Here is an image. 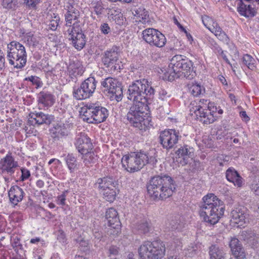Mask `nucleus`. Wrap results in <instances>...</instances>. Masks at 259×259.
I'll use <instances>...</instances> for the list:
<instances>
[{
	"mask_svg": "<svg viewBox=\"0 0 259 259\" xmlns=\"http://www.w3.org/2000/svg\"><path fill=\"white\" fill-rule=\"evenodd\" d=\"M155 90L151 82L147 79L136 80L128 87L127 98L134 104L130 107L126 117L130 123L136 128L145 131L151 125L150 120L146 116L145 110L154 97Z\"/></svg>",
	"mask_w": 259,
	"mask_h": 259,
	"instance_id": "1",
	"label": "nucleus"
},
{
	"mask_svg": "<svg viewBox=\"0 0 259 259\" xmlns=\"http://www.w3.org/2000/svg\"><path fill=\"white\" fill-rule=\"evenodd\" d=\"M66 13L65 20L67 30L64 31V34L69 40H71L72 45L77 50H81L85 45V35L82 32L78 20L80 16L79 11L71 4L66 6Z\"/></svg>",
	"mask_w": 259,
	"mask_h": 259,
	"instance_id": "2",
	"label": "nucleus"
},
{
	"mask_svg": "<svg viewBox=\"0 0 259 259\" xmlns=\"http://www.w3.org/2000/svg\"><path fill=\"white\" fill-rule=\"evenodd\" d=\"M199 208V215L203 221L212 225L218 222L225 211L224 202L212 193L202 198Z\"/></svg>",
	"mask_w": 259,
	"mask_h": 259,
	"instance_id": "3",
	"label": "nucleus"
},
{
	"mask_svg": "<svg viewBox=\"0 0 259 259\" xmlns=\"http://www.w3.org/2000/svg\"><path fill=\"white\" fill-rule=\"evenodd\" d=\"M147 191L154 199L163 200L170 197L176 190L172 178L167 175L152 177L147 185Z\"/></svg>",
	"mask_w": 259,
	"mask_h": 259,
	"instance_id": "4",
	"label": "nucleus"
},
{
	"mask_svg": "<svg viewBox=\"0 0 259 259\" xmlns=\"http://www.w3.org/2000/svg\"><path fill=\"white\" fill-rule=\"evenodd\" d=\"M165 75L170 81L181 77L192 79L196 76V72L191 60L185 56L176 55L171 60Z\"/></svg>",
	"mask_w": 259,
	"mask_h": 259,
	"instance_id": "5",
	"label": "nucleus"
},
{
	"mask_svg": "<svg viewBox=\"0 0 259 259\" xmlns=\"http://www.w3.org/2000/svg\"><path fill=\"white\" fill-rule=\"evenodd\" d=\"M165 252V244L160 240L145 241L138 249L140 259H163Z\"/></svg>",
	"mask_w": 259,
	"mask_h": 259,
	"instance_id": "6",
	"label": "nucleus"
},
{
	"mask_svg": "<svg viewBox=\"0 0 259 259\" xmlns=\"http://www.w3.org/2000/svg\"><path fill=\"white\" fill-rule=\"evenodd\" d=\"M7 58L10 64L14 68L22 69L27 62L25 47L19 42L12 41L7 45Z\"/></svg>",
	"mask_w": 259,
	"mask_h": 259,
	"instance_id": "7",
	"label": "nucleus"
},
{
	"mask_svg": "<svg viewBox=\"0 0 259 259\" xmlns=\"http://www.w3.org/2000/svg\"><path fill=\"white\" fill-rule=\"evenodd\" d=\"M118 185V181L112 176L99 178L94 184L95 187L102 194L104 198L110 202L116 198L119 191Z\"/></svg>",
	"mask_w": 259,
	"mask_h": 259,
	"instance_id": "8",
	"label": "nucleus"
},
{
	"mask_svg": "<svg viewBox=\"0 0 259 259\" xmlns=\"http://www.w3.org/2000/svg\"><path fill=\"white\" fill-rule=\"evenodd\" d=\"M148 161L147 154L143 151L131 152L124 155L121 159L123 167L130 172L140 170Z\"/></svg>",
	"mask_w": 259,
	"mask_h": 259,
	"instance_id": "9",
	"label": "nucleus"
},
{
	"mask_svg": "<svg viewBox=\"0 0 259 259\" xmlns=\"http://www.w3.org/2000/svg\"><path fill=\"white\" fill-rule=\"evenodd\" d=\"M82 118L84 121L89 123H99L105 121L109 115L108 110L96 104L87 105L85 108L82 109Z\"/></svg>",
	"mask_w": 259,
	"mask_h": 259,
	"instance_id": "10",
	"label": "nucleus"
},
{
	"mask_svg": "<svg viewBox=\"0 0 259 259\" xmlns=\"http://www.w3.org/2000/svg\"><path fill=\"white\" fill-rule=\"evenodd\" d=\"M97 81L90 76L81 82L79 87L73 88V96L77 100H82L93 96L96 89Z\"/></svg>",
	"mask_w": 259,
	"mask_h": 259,
	"instance_id": "11",
	"label": "nucleus"
},
{
	"mask_svg": "<svg viewBox=\"0 0 259 259\" xmlns=\"http://www.w3.org/2000/svg\"><path fill=\"white\" fill-rule=\"evenodd\" d=\"M104 90L108 92V96L111 100L120 101L123 97L122 86L117 79L107 77L101 82Z\"/></svg>",
	"mask_w": 259,
	"mask_h": 259,
	"instance_id": "12",
	"label": "nucleus"
},
{
	"mask_svg": "<svg viewBox=\"0 0 259 259\" xmlns=\"http://www.w3.org/2000/svg\"><path fill=\"white\" fill-rule=\"evenodd\" d=\"M142 38L150 46L162 48L166 42L164 34L157 29L149 28L142 32Z\"/></svg>",
	"mask_w": 259,
	"mask_h": 259,
	"instance_id": "13",
	"label": "nucleus"
},
{
	"mask_svg": "<svg viewBox=\"0 0 259 259\" xmlns=\"http://www.w3.org/2000/svg\"><path fill=\"white\" fill-rule=\"evenodd\" d=\"M181 138L178 131L168 129L160 133L159 140L162 147L166 150H169L174 148Z\"/></svg>",
	"mask_w": 259,
	"mask_h": 259,
	"instance_id": "14",
	"label": "nucleus"
},
{
	"mask_svg": "<svg viewBox=\"0 0 259 259\" xmlns=\"http://www.w3.org/2000/svg\"><path fill=\"white\" fill-rule=\"evenodd\" d=\"M18 167V161L15 160L11 153H8L0 160V171L3 174L12 176Z\"/></svg>",
	"mask_w": 259,
	"mask_h": 259,
	"instance_id": "15",
	"label": "nucleus"
},
{
	"mask_svg": "<svg viewBox=\"0 0 259 259\" xmlns=\"http://www.w3.org/2000/svg\"><path fill=\"white\" fill-rule=\"evenodd\" d=\"M101 62L107 68L116 64L119 57V48L116 46L105 51L102 55Z\"/></svg>",
	"mask_w": 259,
	"mask_h": 259,
	"instance_id": "16",
	"label": "nucleus"
},
{
	"mask_svg": "<svg viewBox=\"0 0 259 259\" xmlns=\"http://www.w3.org/2000/svg\"><path fill=\"white\" fill-rule=\"evenodd\" d=\"M54 120L52 115L45 114L42 112H31L29 114L28 122L32 124L41 125L46 124L49 125Z\"/></svg>",
	"mask_w": 259,
	"mask_h": 259,
	"instance_id": "17",
	"label": "nucleus"
},
{
	"mask_svg": "<svg viewBox=\"0 0 259 259\" xmlns=\"http://www.w3.org/2000/svg\"><path fill=\"white\" fill-rule=\"evenodd\" d=\"M194 149L189 145L184 144L181 146L175 152L176 155L180 158L182 159L180 161V163L182 165H186L189 161V159H192L194 155Z\"/></svg>",
	"mask_w": 259,
	"mask_h": 259,
	"instance_id": "18",
	"label": "nucleus"
},
{
	"mask_svg": "<svg viewBox=\"0 0 259 259\" xmlns=\"http://www.w3.org/2000/svg\"><path fill=\"white\" fill-rule=\"evenodd\" d=\"M75 145L78 151L81 154L91 150L93 146L90 139L87 137L84 133H80L78 135L76 139Z\"/></svg>",
	"mask_w": 259,
	"mask_h": 259,
	"instance_id": "19",
	"label": "nucleus"
},
{
	"mask_svg": "<svg viewBox=\"0 0 259 259\" xmlns=\"http://www.w3.org/2000/svg\"><path fill=\"white\" fill-rule=\"evenodd\" d=\"M229 246L232 254L235 259H245L246 258V253L242 245L238 239L236 238H232Z\"/></svg>",
	"mask_w": 259,
	"mask_h": 259,
	"instance_id": "20",
	"label": "nucleus"
},
{
	"mask_svg": "<svg viewBox=\"0 0 259 259\" xmlns=\"http://www.w3.org/2000/svg\"><path fill=\"white\" fill-rule=\"evenodd\" d=\"M24 195L25 192L23 189L17 185L12 186L8 191L10 202L14 205L21 202Z\"/></svg>",
	"mask_w": 259,
	"mask_h": 259,
	"instance_id": "21",
	"label": "nucleus"
},
{
	"mask_svg": "<svg viewBox=\"0 0 259 259\" xmlns=\"http://www.w3.org/2000/svg\"><path fill=\"white\" fill-rule=\"evenodd\" d=\"M232 220L233 223L238 224L236 227H240L245 223L246 218V208L240 206L235 208L231 211Z\"/></svg>",
	"mask_w": 259,
	"mask_h": 259,
	"instance_id": "22",
	"label": "nucleus"
},
{
	"mask_svg": "<svg viewBox=\"0 0 259 259\" xmlns=\"http://www.w3.org/2000/svg\"><path fill=\"white\" fill-rule=\"evenodd\" d=\"M37 102L43 107H50L55 103V98L49 92L41 91L38 94Z\"/></svg>",
	"mask_w": 259,
	"mask_h": 259,
	"instance_id": "23",
	"label": "nucleus"
},
{
	"mask_svg": "<svg viewBox=\"0 0 259 259\" xmlns=\"http://www.w3.org/2000/svg\"><path fill=\"white\" fill-rule=\"evenodd\" d=\"M52 137L55 140H58L68 135V131L64 123L57 124L50 130Z\"/></svg>",
	"mask_w": 259,
	"mask_h": 259,
	"instance_id": "24",
	"label": "nucleus"
},
{
	"mask_svg": "<svg viewBox=\"0 0 259 259\" xmlns=\"http://www.w3.org/2000/svg\"><path fill=\"white\" fill-rule=\"evenodd\" d=\"M106 220L107 224L109 227L114 225V227H119L121 226L118 217V213L115 209L111 207L108 209L106 212Z\"/></svg>",
	"mask_w": 259,
	"mask_h": 259,
	"instance_id": "25",
	"label": "nucleus"
},
{
	"mask_svg": "<svg viewBox=\"0 0 259 259\" xmlns=\"http://www.w3.org/2000/svg\"><path fill=\"white\" fill-rule=\"evenodd\" d=\"M227 180L234 184L235 186L240 187L242 184V178L238 172L233 168H229L226 172Z\"/></svg>",
	"mask_w": 259,
	"mask_h": 259,
	"instance_id": "26",
	"label": "nucleus"
},
{
	"mask_svg": "<svg viewBox=\"0 0 259 259\" xmlns=\"http://www.w3.org/2000/svg\"><path fill=\"white\" fill-rule=\"evenodd\" d=\"M237 11L241 15L246 17H254L256 13L254 9L250 5L242 2H238Z\"/></svg>",
	"mask_w": 259,
	"mask_h": 259,
	"instance_id": "27",
	"label": "nucleus"
},
{
	"mask_svg": "<svg viewBox=\"0 0 259 259\" xmlns=\"http://www.w3.org/2000/svg\"><path fill=\"white\" fill-rule=\"evenodd\" d=\"M69 76L73 78L77 75H81L83 72L82 67L78 62L71 61L67 67Z\"/></svg>",
	"mask_w": 259,
	"mask_h": 259,
	"instance_id": "28",
	"label": "nucleus"
},
{
	"mask_svg": "<svg viewBox=\"0 0 259 259\" xmlns=\"http://www.w3.org/2000/svg\"><path fill=\"white\" fill-rule=\"evenodd\" d=\"M208 112L207 110L205 111L203 107L201 106L200 105H191L190 108V114L196 116V118L199 120L200 118H202Z\"/></svg>",
	"mask_w": 259,
	"mask_h": 259,
	"instance_id": "29",
	"label": "nucleus"
},
{
	"mask_svg": "<svg viewBox=\"0 0 259 259\" xmlns=\"http://www.w3.org/2000/svg\"><path fill=\"white\" fill-rule=\"evenodd\" d=\"M209 254L210 259H225L224 251L216 245L210 246Z\"/></svg>",
	"mask_w": 259,
	"mask_h": 259,
	"instance_id": "30",
	"label": "nucleus"
},
{
	"mask_svg": "<svg viewBox=\"0 0 259 259\" xmlns=\"http://www.w3.org/2000/svg\"><path fill=\"white\" fill-rule=\"evenodd\" d=\"M83 155L82 159H83V163L85 165L88 167H90L95 163L98 159L97 155H96L94 152H91L90 150L82 153Z\"/></svg>",
	"mask_w": 259,
	"mask_h": 259,
	"instance_id": "31",
	"label": "nucleus"
},
{
	"mask_svg": "<svg viewBox=\"0 0 259 259\" xmlns=\"http://www.w3.org/2000/svg\"><path fill=\"white\" fill-rule=\"evenodd\" d=\"M65 160L70 172H73L78 168L79 164L76 159L72 154H68L65 157Z\"/></svg>",
	"mask_w": 259,
	"mask_h": 259,
	"instance_id": "32",
	"label": "nucleus"
},
{
	"mask_svg": "<svg viewBox=\"0 0 259 259\" xmlns=\"http://www.w3.org/2000/svg\"><path fill=\"white\" fill-rule=\"evenodd\" d=\"M133 14L136 17L141 18L143 23H145L146 22L149 21L148 12L143 7L139 8L137 10H134L133 12Z\"/></svg>",
	"mask_w": 259,
	"mask_h": 259,
	"instance_id": "33",
	"label": "nucleus"
},
{
	"mask_svg": "<svg viewBox=\"0 0 259 259\" xmlns=\"http://www.w3.org/2000/svg\"><path fill=\"white\" fill-rule=\"evenodd\" d=\"M40 38L37 36L34 35L30 33L26 34L24 37V41L29 47L32 46L33 48L36 47L39 43Z\"/></svg>",
	"mask_w": 259,
	"mask_h": 259,
	"instance_id": "34",
	"label": "nucleus"
},
{
	"mask_svg": "<svg viewBox=\"0 0 259 259\" xmlns=\"http://www.w3.org/2000/svg\"><path fill=\"white\" fill-rule=\"evenodd\" d=\"M242 62L248 69L253 70L256 68L255 60L250 55L245 54L242 58Z\"/></svg>",
	"mask_w": 259,
	"mask_h": 259,
	"instance_id": "35",
	"label": "nucleus"
},
{
	"mask_svg": "<svg viewBox=\"0 0 259 259\" xmlns=\"http://www.w3.org/2000/svg\"><path fill=\"white\" fill-rule=\"evenodd\" d=\"M11 245L15 251H19L23 250L22 244L20 242V237L16 235L11 236Z\"/></svg>",
	"mask_w": 259,
	"mask_h": 259,
	"instance_id": "36",
	"label": "nucleus"
},
{
	"mask_svg": "<svg viewBox=\"0 0 259 259\" xmlns=\"http://www.w3.org/2000/svg\"><path fill=\"white\" fill-rule=\"evenodd\" d=\"M189 92L194 97H197L204 92V89L199 84H194L189 88Z\"/></svg>",
	"mask_w": 259,
	"mask_h": 259,
	"instance_id": "37",
	"label": "nucleus"
},
{
	"mask_svg": "<svg viewBox=\"0 0 259 259\" xmlns=\"http://www.w3.org/2000/svg\"><path fill=\"white\" fill-rule=\"evenodd\" d=\"M51 17L52 19L50 20L49 23L48 24V29L55 31L59 25L60 17L54 13L53 14V16H52Z\"/></svg>",
	"mask_w": 259,
	"mask_h": 259,
	"instance_id": "38",
	"label": "nucleus"
},
{
	"mask_svg": "<svg viewBox=\"0 0 259 259\" xmlns=\"http://www.w3.org/2000/svg\"><path fill=\"white\" fill-rule=\"evenodd\" d=\"M2 4L7 10H15L18 7L17 0H2Z\"/></svg>",
	"mask_w": 259,
	"mask_h": 259,
	"instance_id": "39",
	"label": "nucleus"
},
{
	"mask_svg": "<svg viewBox=\"0 0 259 259\" xmlns=\"http://www.w3.org/2000/svg\"><path fill=\"white\" fill-rule=\"evenodd\" d=\"M24 80L29 81L32 83V85H35L36 88H40L42 85V82L40 78L36 76H30L25 78Z\"/></svg>",
	"mask_w": 259,
	"mask_h": 259,
	"instance_id": "40",
	"label": "nucleus"
},
{
	"mask_svg": "<svg viewBox=\"0 0 259 259\" xmlns=\"http://www.w3.org/2000/svg\"><path fill=\"white\" fill-rule=\"evenodd\" d=\"M215 120L213 113L208 112L202 118H200V121L204 124H208L214 122Z\"/></svg>",
	"mask_w": 259,
	"mask_h": 259,
	"instance_id": "41",
	"label": "nucleus"
},
{
	"mask_svg": "<svg viewBox=\"0 0 259 259\" xmlns=\"http://www.w3.org/2000/svg\"><path fill=\"white\" fill-rule=\"evenodd\" d=\"M93 9L94 10V11L95 12V13L97 15H101L103 11V4L101 2L98 1L97 2L94 3L93 4Z\"/></svg>",
	"mask_w": 259,
	"mask_h": 259,
	"instance_id": "42",
	"label": "nucleus"
},
{
	"mask_svg": "<svg viewBox=\"0 0 259 259\" xmlns=\"http://www.w3.org/2000/svg\"><path fill=\"white\" fill-rule=\"evenodd\" d=\"M67 193V191H65L61 195L57 196L56 203L58 205L64 206L66 204V198Z\"/></svg>",
	"mask_w": 259,
	"mask_h": 259,
	"instance_id": "43",
	"label": "nucleus"
},
{
	"mask_svg": "<svg viewBox=\"0 0 259 259\" xmlns=\"http://www.w3.org/2000/svg\"><path fill=\"white\" fill-rule=\"evenodd\" d=\"M197 250V247L192 244L187 249L185 250V254L188 257H192L196 253Z\"/></svg>",
	"mask_w": 259,
	"mask_h": 259,
	"instance_id": "44",
	"label": "nucleus"
},
{
	"mask_svg": "<svg viewBox=\"0 0 259 259\" xmlns=\"http://www.w3.org/2000/svg\"><path fill=\"white\" fill-rule=\"evenodd\" d=\"M208 29L211 32L214 33L215 35H216V34L220 33L223 31L222 29L216 22H213L211 27H208Z\"/></svg>",
	"mask_w": 259,
	"mask_h": 259,
	"instance_id": "45",
	"label": "nucleus"
},
{
	"mask_svg": "<svg viewBox=\"0 0 259 259\" xmlns=\"http://www.w3.org/2000/svg\"><path fill=\"white\" fill-rule=\"evenodd\" d=\"M171 95L165 90L161 89L159 93V99L163 101L167 102L170 98Z\"/></svg>",
	"mask_w": 259,
	"mask_h": 259,
	"instance_id": "46",
	"label": "nucleus"
},
{
	"mask_svg": "<svg viewBox=\"0 0 259 259\" xmlns=\"http://www.w3.org/2000/svg\"><path fill=\"white\" fill-rule=\"evenodd\" d=\"M16 254H13L9 259H26V254L24 250L19 251H15Z\"/></svg>",
	"mask_w": 259,
	"mask_h": 259,
	"instance_id": "47",
	"label": "nucleus"
},
{
	"mask_svg": "<svg viewBox=\"0 0 259 259\" xmlns=\"http://www.w3.org/2000/svg\"><path fill=\"white\" fill-rule=\"evenodd\" d=\"M202 20L203 24L207 28H208V27H211L213 22H215L211 18L207 16H205L204 17H202Z\"/></svg>",
	"mask_w": 259,
	"mask_h": 259,
	"instance_id": "48",
	"label": "nucleus"
},
{
	"mask_svg": "<svg viewBox=\"0 0 259 259\" xmlns=\"http://www.w3.org/2000/svg\"><path fill=\"white\" fill-rule=\"evenodd\" d=\"M21 180L24 181L27 179H28L30 176V172L29 170L25 168L22 167L21 168Z\"/></svg>",
	"mask_w": 259,
	"mask_h": 259,
	"instance_id": "49",
	"label": "nucleus"
},
{
	"mask_svg": "<svg viewBox=\"0 0 259 259\" xmlns=\"http://www.w3.org/2000/svg\"><path fill=\"white\" fill-rule=\"evenodd\" d=\"M100 30L104 34H108L111 32V28L107 23H104L100 27Z\"/></svg>",
	"mask_w": 259,
	"mask_h": 259,
	"instance_id": "50",
	"label": "nucleus"
},
{
	"mask_svg": "<svg viewBox=\"0 0 259 259\" xmlns=\"http://www.w3.org/2000/svg\"><path fill=\"white\" fill-rule=\"evenodd\" d=\"M220 40L226 42L228 43L229 41V38L228 35L226 34V33L222 31L220 33L216 34L215 35Z\"/></svg>",
	"mask_w": 259,
	"mask_h": 259,
	"instance_id": "51",
	"label": "nucleus"
},
{
	"mask_svg": "<svg viewBox=\"0 0 259 259\" xmlns=\"http://www.w3.org/2000/svg\"><path fill=\"white\" fill-rule=\"evenodd\" d=\"M56 236L57 239L62 242H64L66 240V236L63 230L61 229H59L58 231L56 232Z\"/></svg>",
	"mask_w": 259,
	"mask_h": 259,
	"instance_id": "52",
	"label": "nucleus"
},
{
	"mask_svg": "<svg viewBox=\"0 0 259 259\" xmlns=\"http://www.w3.org/2000/svg\"><path fill=\"white\" fill-rule=\"evenodd\" d=\"M250 188L255 195L259 196V181L254 182L251 185Z\"/></svg>",
	"mask_w": 259,
	"mask_h": 259,
	"instance_id": "53",
	"label": "nucleus"
},
{
	"mask_svg": "<svg viewBox=\"0 0 259 259\" xmlns=\"http://www.w3.org/2000/svg\"><path fill=\"white\" fill-rule=\"evenodd\" d=\"M79 247L82 251L85 252L88 250L89 249L88 242L84 240H81L79 241Z\"/></svg>",
	"mask_w": 259,
	"mask_h": 259,
	"instance_id": "54",
	"label": "nucleus"
},
{
	"mask_svg": "<svg viewBox=\"0 0 259 259\" xmlns=\"http://www.w3.org/2000/svg\"><path fill=\"white\" fill-rule=\"evenodd\" d=\"M40 0H24V3L29 7H34L39 3Z\"/></svg>",
	"mask_w": 259,
	"mask_h": 259,
	"instance_id": "55",
	"label": "nucleus"
},
{
	"mask_svg": "<svg viewBox=\"0 0 259 259\" xmlns=\"http://www.w3.org/2000/svg\"><path fill=\"white\" fill-rule=\"evenodd\" d=\"M221 56L222 57V58H223V59L225 61V62L228 63L230 66L232 68V69L233 70V66H232V64L230 63V61L229 60V59H228L227 56L226 55V54H225L224 52V51H222L221 52Z\"/></svg>",
	"mask_w": 259,
	"mask_h": 259,
	"instance_id": "56",
	"label": "nucleus"
},
{
	"mask_svg": "<svg viewBox=\"0 0 259 259\" xmlns=\"http://www.w3.org/2000/svg\"><path fill=\"white\" fill-rule=\"evenodd\" d=\"M110 254L116 255L118 254V251L115 246H111L109 249Z\"/></svg>",
	"mask_w": 259,
	"mask_h": 259,
	"instance_id": "57",
	"label": "nucleus"
},
{
	"mask_svg": "<svg viewBox=\"0 0 259 259\" xmlns=\"http://www.w3.org/2000/svg\"><path fill=\"white\" fill-rule=\"evenodd\" d=\"M207 104H208L207 107H208L209 112H211V113H213L217 111V107L212 106V104L210 103L209 102H208Z\"/></svg>",
	"mask_w": 259,
	"mask_h": 259,
	"instance_id": "58",
	"label": "nucleus"
},
{
	"mask_svg": "<svg viewBox=\"0 0 259 259\" xmlns=\"http://www.w3.org/2000/svg\"><path fill=\"white\" fill-rule=\"evenodd\" d=\"M240 115L241 117L246 121L249 120V117L247 116L246 112L244 111H241L240 112Z\"/></svg>",
	"mask_w": 259,
	"mask_h": 259,
	"instance_id": "59",
	"label": "nucleus"
},
{
	"mask_svg": "<svg viewBox=\"0 0 259 259\" xmlns=\"http://www.w3.org/2000/svg\"><path fill=\"white\" fill-rule=\"evenodd\" d=\"M174 22L175 24H176L178 27L182 30L184 31H186V29L184 28V27L179 22L177 19L174 17Z\"/></svg>",
	"mask_w": 259,
	"mask_h": 259,
	"instance_id": "60",
	"label": "nucleus"
},
{
	"mask_svg": "<svg viewBox=\"0 0 259 259\" xmlns=\"http://www.w3.org/2000/svg\"><path fill=\"white\" fill-rule=\"evenodd\" d=\"M36 185L37 187L41 188L44 186V182L43 181L39 180L36 182Z\"/></svg>",
	"mask_w": 259,
	"mask_h": 259,
	"instance_id": "61",
	"label": "nucleus"
},
{
	"mask_svg": "<svg viewBox=\"0 0 259 259\" xmlns=\"http://www.w3.org/2000/svg\"><path fill=\"white\" fill-rule=\"evenodd\" d=\"M184 32L186 33V36L187 37V39L190 42V44H192V42L193 41V39L192 35L190 33H188L186 30V31H184Z\"/></svg>",
	"mask_w": 259,
	"mask_h": 259,
	"instance_id": "62",
	"label": "nucleus"
},
{
	"mask_svg": "<svg viewBox=\"0 0 259 259\" xmlns=\"http://www.w3.org/2000/svg\"><path fill=\"white\" fill-rule=\"evenodd\" d=\"M40 241V238L38 237H36L35 238H32L30 240V242L32 244H35L39 242Z\"/></svg>",
	"mask_w": 259,
	"mask_h": 259,
	"instance_id": "63",
	"label": "nucleus"
},
{
	"mask_svg": "<svg viewBox=\"0 0 259 259\" xmlns=\"http://www.w3.org/2000/svg\"><path fill=\"white\" fill-rule=\"evenodd\" d=\"M5 59H0V70H2L5 66Z\"/></svg>",
	"mask_w": 259,
	"mask_h": 259,
	"instance_id": "64",
	"label": "nucleus"
}]
</instances>
